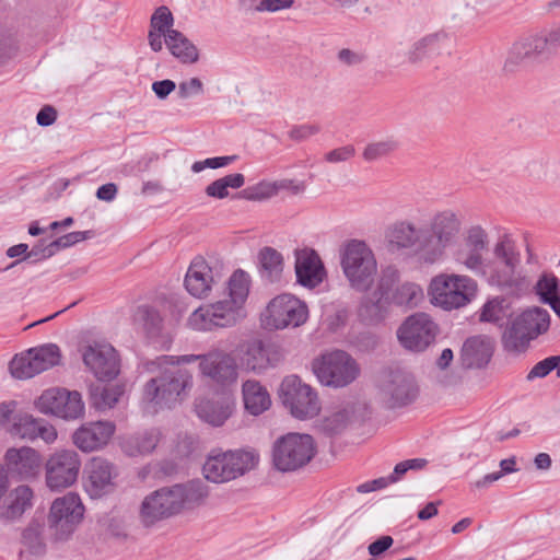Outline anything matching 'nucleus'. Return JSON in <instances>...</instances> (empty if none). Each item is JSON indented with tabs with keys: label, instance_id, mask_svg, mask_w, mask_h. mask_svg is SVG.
Wrapping results in <instances>:
<instances>
[{
	"label": "nucleus",
	"instance_id": "obj_3",
	"mask_svg": "<svg viewBox=\"0 0 560 560\" xmlns=\"http://www.w3.org/2000/svg\"><path fill=\"white\" fill-rule=\"evenodd\" d=\"M161 357L152 362L161 369V372L145 383L143 397L154 407L172 409L188 397L194 378L189 370L179 366L182 363H162L159 360Z\"/></svg>",
	"mask_w": 560,
	"mask_h": 560
},
{
	"label": "nucleus",
	"instance_id": "obj_33",
	"mask_svg": "<svg viewBox=\"0 0 560 560\" xmlns=\"http://www.w3.org/2000/svg\"><path fill=\"white\" fill-rule=\"evenodd\" d=\"M242 395L246 411L254 417L260 416L271 406L267 388L256 380H247L243 383Z\"/></svg>",
	"mask_w": 560,
	"mask_h": 560
},
{
	"label": "nucleus",
	"instance_id": "obj_24",
	"mask_svg": "<svg viewBox=\"0 0 560 560\" xmlns=\"http://www.w3.org/2000/svg\"><path fill=\"white\" fill-rule=\"evenodd\" d=\"M560 48V27L542 30L525 42L514 45V52L522 59L533 57L548 58Z\"/></svg>",
	"mask_w": 560,
	"mask_h": 560
},
{
	"label": "nucleus",
	"instance_id": "obj_38",
	"mask_svg": "<svg viewBox=\"0 0 560 560\" xmlns=\"http://www.w3.org/2000/svg\"><path fill=\"white\" fill-rule=\"evenodd\" d=\"M493 254L495 258L504 264L508 270V273L501 283L511 285L515 269L520 264V254L515 249L514 241L509 235H503L494 245Z\"/></svg>",
	"mask_w": 560,
	"mask_h": 560
},
{
	"label": "nucleus",
	"instance_id": "obj_13",
	"mask_svg": "<svg viewBox=\"0 0 560 560\" xmlns=\"http://www.w3.org/2000/svg\"><path fill=\"white\" fill-rule=\"evenodd\" d=\"M279 397L283 406L296 419H313L322 409L316 390L295 374L288 375L282 380Z\"/></svg>",
	"mask_w": 560,
	"mask_h": 560
},
{
	"label": "nucleus",
	"instance_id": "obj_9",
	"mask_svg": "<svg viewBox=\"0 0 560 560\" xmlns=\"http://www.w3.org/2000/svg\"><path fill=\"white\" fill-rule=\"evenodd\" d=\"M477 293V282L468 276L441 273L429 285L430 301L445 311L467 305Z\"/></svg>",
	"mask_w": 560,
	"mask_h": 560
},
{
	"label": "nucleus",
	"instance_id": "obj_12",
	"mask_svg": "<svg viewBox=\"0 0 560 560\" xmlns=\"http://www.w3.org/2000/svg\"><path fill=\"white\" fill-rule=\"evenodd\" d=\"M307 318L308 308L305 302L290 293L271 299L260 315L261 325L268 330L300 327Z\"/></svg>",
	"mask_w": 560,
	"mask_h": 560
},
{
	"label": "nucleus",
	"instance_id": "obj_36",
	"mask_svg": "<svg viewBox=\"0 0 560 560\" xmlns=\"http://www.w3.org/2000/svg\"><path fill=\"white\" fill-rule=\"evenodd\" d=\"M165 45L171 55L183 65H192L199 60L198 48L178 30L166 34Z\"/></svg>",
	"mask_w": 560,
	"mask_h": 560
},
{
	"label": "nucleus",
	"instance_id": "obj_52",
	"mask_svg": "<svg viewBox=\"0 0 560 560\" xmlns=\"http://www.w3.org/2000/svg\"><path fill=\"white\" fill-rule=\"evenodd\" d=\"M377 429L376 422H348V436L354 443L372 436Z\"/></svg>",
	"mask_w": 560,
	"mask_h": 560
},
{
	"label": "nucleus",
	"instance_id": "obj_55",
	"mask_svg": "<svg viewBox=\"0 0 560 560\" xmlns=\"http://www.w3.org/2000/svg\"><path fill=\"white\" fill-rule=\"evenodd\" d=\"M320 131V127L315 124H303L293 126L288 136L291 140L296 142H302L307 140L314 135H317Z\"/></svg>",
	"mask_w": 560,
	"mask_h": 560
},
{
	"label": "nucleus",
	"instance_id": "obj_27",
	"mask_svg": "<svg viewBox=\"0 0 560 560\" xmlns=\"http://www.w3.org/2000/svg\"><path fill=\"white\" fill-rule=\"evenodd\" d=\"M5 472L21 480L34 478L39 472L40 456L31 447L9 448L4 455Z\"/></svg>",
	"mask_w": 560,
	"mask_h": 560
},
{
	"label": "nucleus",
	"instance_id": "obj_51",
	"mask_svg": "<svg viewBox=\"0 0 560 560\" xmlns=\"http://www.w3.org/2000/svg\"><path fill=\"white\" fill-rule=\"evenodd\" d=\"M504 300L503 299H493L488 301L481 310L480 320L488 323H498L504 316Z\"/></svg>",
	"mask_w": 560,
	"mask_h": 560
},
{
	"label": "nucleus",
	"instance_id": "obj_11",
	"mask_svg": "<svg viewBox=\"0 0 560 560\" xmlns=\"http://www.w3.org/2000/svg\"><path fill=\"white\" fill-rule=\"evenodd\" d=\"M160 362L192 363L199 361V369L203 376L209 377L221 386L236 383L238 366L230 353L214 350L205 354L162 355Z\"/></svg>",
	"mask_w": 560,
	"mask_h": 560
},
{
	"label": "nucleus",
	"instance_id": "obj_48",
	"mask_svg": "<svg viewBox=\"0 0 560 560\" xmlns=\"http://www.w3.org/2000/svg\"><path fill=\"white\" fill-rule=\"evenodd\" d=\"M57 248L54 244V241L47 243L45 238L39 240L32 248L28 250V253L24 256L23 259H18L16 261L12 262L9 268H12L23 260H30L31 262H37L44 259H47L55 254H57Z\"/></svg>",
	"mask_w": 560,
	"mask_h": 560
},
{
	"label": "nucleus",
	"instance_id": "obj_20",
	"mask_svg": "<svg viewBox=\"0 0 560 560\" xmlns=\"http://www.w3.org/2000/svg\"><path fill=\"white\" fill-rule=\"evenodd\" d=\"M84 488L92 499L110 493L118 476L117 467L101 456L92 457L84 467Z\"/></svg>",
	"mask_w": 560,
	"mask_h": 560
},
{
	"label": "nucleus",
	"instance_id": "obj_2",
	"mask_svg": "<svg viewBox=\"0 0 560 560\" xmlns=\"http://www.w3.org/2000/svg\"><path fill=\"white\" fill-rule=\"evenodd\" d=\"M249 287V275L242 269L235 270L228 281L230 299L201 305L195 310L188 318L189 327L199 331H211L234 326L243 316L242 307L247 300Z\"/></svg>",
	"mask_w": 560,
	"mask_h": 560
},
{
	"label": "nucleus",
	"instance_id": "obj_53",
	"mask_svg": "<svg viewBox=\"0 0 560 560\" xmlns=\"http://www.w3.org/2000/svg\"><path fill=\"white\" fill-rule=\"evenodd\" d=\"M42 422H12L8 429L12 436H19L22 440L35 442V429Z\"/></svg>",
	"mask_w": 560,
	"mask_h": 560
},
{
	"label": "nucleus",
	"instance_id": "obj_25",
	"mask_svg": "<svg viewBox=\"0 0 560 560\" xmlns=\"http://www.w3.org/2000/svg\"><path fill=\"white\" fill-rule=\"evenodd\" d=\"M114 422H83L72 435L74 445L90 453L103 448L115 433Z\"/></svg>",
	"mask_w": 560,
	"mask_h": 560
},
{
	"label": "nucleus",
	"instance_id": "obj_21",
	"mask_svg": "<svg viewBox=\"0 0 560 560\" xmlns=\"http://www.w3.org/2000/svg\"><path fill=\"white\" fill-rule=\"evenodd\" d=\"M82 357L84 364L100 381H112L119 374V358L109 343L89 345Z\"/></svg>",
	"mask_w": 560,
	"mask_h": 560
},
{
	"label": "nucleus",
	"instance_id": "obj_17",
	"mask_svg": "<svg viewBox=\"0 0 560 560\" xmlns=\"http://www.w3.org/2000/svg\"><path fill=\"white\" fill-rule=\"evenodd\" d=\"M488 247L489 236L486 230L481 225H471L465 231L463 244L454 253V258L475 275H485L483 253Z\"/></svg>",
	"mask_w": 560,
	"mask_h": 560
},
{
	"label": "nucleus",
	"instance_id": "obj_47",
	"mask_svg": "<svg viewBox=\"0 0 560 560\" xmlns=\"http://www.w3.org/2000/svg\"><path fill=\"white\" fill-rule=\"evenodd\" d=\"M398 148V141L393 138L371 142L363 150L362 156L366 162H373L378 159L385 158L393 153Z\"/></svg>",
	"mask_w": 560,
	"mask_h": 560
},
{
	"label": "nucleus",
	"instance_id": "obj_16",
	"mask_svg": "<svg viewBox=\"0 0 560 560\" xmlns=\"http://www.w3.org/2000/svg\"><path fill=\"white\" fill-rule=\"evenodd\" d=\"M439 334L438 325L425 313H416L406 318L397 330L400 345L411 352L428 349Z\"/></svg>",
	"mask_w": 560,
	"mask_h": 560
},
{
	"label": "nucleus",
	"instance_id": "obj_57",
	"mask_svg": "<svg viewBox=\"0 0 560 560\" xmlns=\"http://www.w3.org/2000/svg\"><path fill=\"white\" fill-rule=\"evenodd\" d=\"M317 430L331 439L348 435V422H318Z\"/></svg>",
	"mask_w": 560,
	"mask_h": 560
},
{
	"label": "nucleus",
	"instance_id": "obj_28",
	"mask_svg": "<svg viewBox=\"0 0 560 560\" xmlns=\"http://www.w3.org/2000/svg\"><path fill=\"white\" fill-rule=\"evenodd\" d=\"M235 408V398L228 393H217L212 397H200L195 400V412L200 420H229Z\"/></svg>",
	"mask_w": 560,
	"mask_h": 560
},
{
	"label": "nucleus",
	"instance_id": "obj_58",
	"mask_svg": "<svg viewBox=\"0 0 560 560\" xmlns=\"http://www.w3.org/2000/svg\"><path fill=\"white\" fill-rule=\"evenodd\" d=\"M355 149L352 144H347L334 149L325 154V160L329 163L345 162L354 156Z\"/></svg>",
	"mask_w": 560,
	"mask_h": 560
},
{
	"label": "nucleus",
	"instance_id": "obj_1",
	"mask_svg": "<svg viewBox=\"0 0 560 560\" xmlns=\"http://www.w3.org/2000/svg\"><path fill=\"white\" fill-rule=\"evenodd\" d=\"M209 488L200 480L162 487L144 497L140 520L145 527L205 504Z\"/></svg>",
	"mask_w": 560,
	"mask_h": 560
},
{
	"label": "nucleus",
	"instance_id": "obj_10",
	"mask_svg": "<svg viewBox=\"0 0 560 560\" xmlns=\"http://www.w3.org/2000/svg\"><path fill=\"white\" fill-rule=\"evenodd\" d=\"M318 382L327 387L342 388L360 375V365L348 352L332 350L320 354L312 362Z\"/></svg>",
	"mask_w": 560,
	"mask_h": 560
},
{
	"label": "nucleus",
	"instance_id": "obj_8",
	"mask_svg": "<svg viewBox=\"0 0 560 560\" xmlns=\"http://www.w3.org/2000/svg\"><path fill=\"white\" fill-rule=\"evenodd\" d=\"M259 463L257 451L235 450L210 454L206 459L202 472L207 480L222 483L234 480L255 469Z\"/></svg>",
	"mask_w": 560,
	"mask_h": 560
},
{
	"label": "nucleus",
	"instance_id": "obj_40",
	"mask_svg": "<svg viewBox=\"0 0 560 560\" xmlns=\"http://www.w3.org/2000/svg\"><path fill=\"white\" fill-rule=\"evenodd\" d=\"M119 386H95L90 389V406L100 412H105L118 402L122 395Z\"/></svg>",
	"mask_w": 560,
	"mask_h": 560
},
{
	"label": "nucleus",
	"instance_id": "obj_5",
	"mask_svg": "<svg viewBox=\"0 0 560 560\" xmlns=\"http://www.w3.org/2000/svg\"><path fill=\"white\" fill-rule=\"evenodd\" d=\"M550 314L546 308L534 306L523 311L504 330L502 346L512 354L525 352L532 340L548 331Z\"/></svg>",
	"mask_w": 560,
	"mask_h": 560
},
{
	"label": "nucleus",
	"instance_id": "obj_26",
	"mask_svg": "<svg viewBox=\"0 0 560 560\" xmlns=\"http://www.w3.org/2000/svg\"><path fill=\"white\" fill-rule=\"evenodd\" d=\"M494 352L492 338L486 335L468 337L460 349L459 362L463 369H483L490 362Z\"/></svg>",
	"mask_w": 560,
	"mask_h": 560
},
{
	"label": "nucleus",
	"instance_id": "obj_60",
	"mask_svg": "<svg viewBox=\"0 0 560 560\" xmlns=\"http://www.w3.org/2000/svg\"><path fill=\"white\" fill-rule=\"evenodd\" d=\"M394 544V539L392 536L384 535L381 536L375 541L371 542L368 547L369 553L376 558L387 551Z\"/></svg>",
	"mask_w": 560,
	"mask_h": 560
},
{
	"label": "nucleus",
	"instance_id": "obj_61",
	"mask_svg": "<svg viewBox=\"0 0 560 560\" xmlns=\"http://www.w3.org/2000/svg\"><path fill=\"white\" fill-rule=\"evenodd\" d=\"M38 439L43 440L47 444L55 442L57 439V430L51 422H42L36 425L35 441Z\"/></svg>",
	"mask_w": 560,
	"mask_h": 560
},
{
	"label": "nucleus",
	"instance_id": "obj_46",
	"mask_svg": "<svg viewBox=\"0 0 560 560\" xmlns=\"http://www.w3.org/2000/svg\"><path fill=\"white\" fill-rule=\"evenodd\" d=\"M9 369L11 375L19 380L31 378L39 374L37 368L33 363L30 350H27L25 353H22L21 355H15L9 364Z\"/></svg>",
	"mask_w": 560,
	"mask_h": 560
},
{
	"label": "nucleus",
	"instance_id": "obj_63",
	"mask_svg": "<svg viewBox=\"0 0 560 560\" xmlns=\"http://www.w3.org/2000/svg\"><path fill=\"white\" fill-rule=\"evenodd\" d=\"M57 119V110L50 105H45L36 115V122L42 127L51 126Z\"/></svg>",
	"mask_w": 560,
	"mask_h": 560
},
{
	"label": "nucleus",
	"instance_id": "obj_45",
	"mask_svg": "<svg viewBox=\"0 0 560 560\" xmlns=\"http://www.w3.org/2000/svg\"><path fill=\"white\" fill-rule=\"evenodd\" d=\"M534 289L536 294L539 296V300L545 304L550 300L560 296V280L552 272H542Z\"/></svg>",
	"mask_w": 560,
	"mask_h": 560
},
{
	"label": "nucleus",
	"instance_id": "obj_31",
	"mask_svg": "<svg viewBox=\"0 0 560 560\" xmlns=\"http://www.w3.org/2000/svg\"><path fill=\"white\" fill-rule=\"evenodd\" d=\"M423 230H418L415 224L399 221L390 225L386 232V240L390 249H407L420 245Z\"/></svg>",
	"mask_w": 560,
	"mask_h": 560
},
{
	"label": "nucleus",
	"instance_id": "obj_23",
	"mask_svg": "<svg viewBox=\"0 0 560 560\" xmlns=\"http://www.w3.org/2000/svg\"><path fill=\"white\" fill-rule=\"evenodd\" d=\"M294 270L296 283L306 289L317 288L326 278V269L314 248L304 247L294 250Z\"/></svg>",
	"mask_w": 560,
	"mask_h": 560
},
{
	"label": "nucleus",
	"instance_id": "obj_32",
	"mask_svg": "<svg viewBox=\"0 0 560 560\" xmlns=\"http://www.w3.org/2000/svg\"><path fill=\"white\" fill-rule=\"evenodd\" d=\"M34 493L28 486H19L13 489L5 503L1 506L0 517L5 521L19 520L33 506Z\"/></svg>",
	"mask_w": 560,
	"mask_h": 560
},
{
	"label": "nucleus",
	"instance_id": "obj_34",
	"mask_svg": "<svg viewBox=\"0 0 560 560\" xmlns=\"http://www.w3.org/2000/svg\"><path fill=\"white\" fill-rule=\"evenodd\" d=\"M284 261L283 256L273 247L266 246L258 253V271L260 278L268 283L281 280Z\"/></svg>",
	"mask_w": 560,
	"mask_h": 560
},
{
	"label": "nucleus",
	"instance_id": "obj_30",
	"mask_svg": "<svg viewBox=\"0 0 560 560\" xmlns=\"http://www.w3.org/2000/svg\"><path fill=\"white\" fill-rule=\"evenodd\" d=\"M387 392L390 395L393 405L395 407H401L416 399L419 388L411 373L395 370L389 373Z\"/></svg>",
	"mask_w": 560,
	"mask_h": 560
},
{
	"label": "nucleus",
	"instance_id": "obj_49",
	"mask_svg": "<svg viewBox=\"0 0 560 560\" xmlns=\"http://www.w3.org/2000/svg\"><path fill=\"white\" fill-rule=\"evenodd\" d=\"M278 191L276 184H269L266 182H260L254 186L246 187L241 190L236 197L250 200V201H261L275 196Z\"/></svg>",
	"mask_w": 560,
	"mask_h": 560
},
{
	"label": "nucleus",
	"instance_id": "obj_4",
	"mask_svg": "<svg viewBox=\"0 0 560 560\" xmlns=\"http://www.w3.org/2000/svg\"><path fill=\"white\" fill-rule=\"evenodd\" d=\"M462 222L452 210H444L433 215L429 229L423 230L417 254L427 264L439 261L445 249L454 243L460 231Z\"/></svg>",
	"mask_w": 560,
	"mask_h": 560
},
{
	"label": "nucleus",
	"instance_id": "obj_7",
	"mask_svg": "<svg viewBox=\"0 0 560 560\" xmlns=\"http://www.w3.org/2000/svg\"><path fill=\"white\" fill-rule=\"evenodd\" d=\"M340 265L350 287L366 292L373 284L377 262L373 250L364 241L351 240L341 250Z\"/></svg>",
	"mask_w": 560,
	"mask_h": 560
},
{
	"label": "nucleus",
	"instance_id": "obj_37",
	"mask_svg": "<svg viewBox=\"0 0 560 560\" xmlns=\"http://www.w3.org/2000/svg\"><path fill=\"white\" fill-rule=\"evenodd\" d=\"M160 436L158 429L137 433L125 438L121 441V448L129 456L150 454L156 447Z\"/></svg>",
	"mask_w": 560,
	"mask_h": 560
},
{
	"label": "nucleus",
	"instance_id": "obj_6",
	"mask_svg": "<svg viewBox=\"0 0 560 560\" xmlns=\"http://www.w3.org/2000/svg\"><path fill=\"white\" fill-rule=\"evenodd\" d=\"M317 454L314 438L307 433H287L272 445V466L280 472H293L311 463Z\"/></svg>",
	"mask_w": 560,
	"mask_h": 560
},
{
	"label": "nucleus",
	"instance_id": "obj_64",
	"mask_svg": "<svg viewBox=\"0 0 560 560\" xmlns=\"http://www.w3.org/2000/svg\"><path fill=\"white\" fill-rule=\"evenodd\" d=\"M205 192L208 197L215 198V199H224L229 196V190L223 185V182L221 178L213 180L210 183L206 189Z\"/></svg>",
	"mask_w": 560,
	"mask_h": 560
},
{
	"label": "nucleus",
	"instance_id": "obj_19",
	"mask_svg": "<svg viewBox=\"0 0 560 560\" xmlns=\"http://www.w3.org/2000/svg\"><path fill=\"white\" fill-rule=\"evenodd\" d=\"M81 459L73 450L55 452L46 463V483L51 490L72 486L79 476Z\"/></svg>",
	"mask_w": 560,
	"mask_h": 560
},
{
	"label": "nucleus",
	"instance_id": "obj_35",
	"mask_svg": "<svg viewBox=\"0 0 560 560\" xmlns=\"http://www.w3.org/2000/svg\"><path fill=\"white\" fill-rule=\"evenodd\" d=\"M397 279L388 291V300L390 304H395L397 306H405L408 308H412L418 306V304L423 299V291L421 287L415 282H404L399 283L400 273L396 268Z\"/></svg>",
	"mask_w": 560,
	"mask_h": 560
},
{
	"label": "nucleus",
	"instance_id": "obj_39",
	"mask_svg": "<svg viewBox=\"0 0 560 560\" xmlns=\"http://www.w3.org/2000/svg\"><path fill=\"white\" fill-rule=\"evenodd\" d=\"M241 363L246 370L259 373L270 365L269 349L261 340L250 341L243 351Z\"/></svg>",
	"mask_w": 560,
	"mask_h": 560
},
{
	"label": "nucleus",
	"instance_id": "obj_54",
	"mask_svg": "<svg viewBox=\"0 0 560 560\" xmlns=\"http://www.w3.org/2000/svg\"><path fill=\"white\" fill-rule=\"evenodd\" d=\"M555 358L556 355H551L537 362L527 373L526 380L530 382L534 381L535 378H544L547 375H549L553 371V368L556 366L557 363L555 362Z\"/></svg>",
	"mask_w": 560,
	"mask_h": 560
},
{
	"label": "nucleus",
	"instance_id": "obj_43",
	"mask_svg": "<svg viewBox=\"0 0 560 560\" xmlns=\"http://www.w3.org/2000/svg\"><path fill=\"white\" fill-rule=\"evenodd\" d=\"M135 317L142 324L149 339L155 340L161 335L163 319L156 308L150 305H140Z\"/></svg>",
	"mask_w": 560,
	"mask_h": 560
},
{
	"label": "nucleus",
	"instance_id": "obj_50",
	"mask_svg": "<svg viewBox=\"0 0 560 560\" xmlns=\"http://www.w3.org/2000/svg\"><path fill=\"white\" fill-rule=\"evenodd\" d=\"M173 24L174 16L171 10L165 5H161L154 11V13L151 16L150 30L164 32L166 35L170 31H176L172 27Z\"/></svg>",
	"mask_w": 560,
	"mask_h": 560
},
{
	"label": "nucleus",
	"instance_id": "obj_59",
	"mask_svg": "<svg viewBox=\"0 0 560 560\" xmlns=\"http://www.w3.org/2000/svg\"><path fill=\"white\" fill-rule=\"evenodd\" d=\"M203 92V84L198 78H191L188 81L180 82L178 85V96L180 98H188L195 94Z\"/></svg>",
	"mask_w": 560,
	"mask_h": 560
},
{
	"label": "nucleus",
	"instance_id": "obj_56",
	"mask_svg": "<svg viewBox=\"0 0 560 560\" xmlns=\"http://www.w3.org/2000/svg\"><path fill=\"white\" fill-rule=\"evenodd\" d=\"M337 59L340 63L345 66L353 67L364 62L366 60V55L364 51L361 50L342 48L338 51Z\"/></svg>",
	"mask_w": 560,
	"mask_h": 560
},
{
	"label": "nucleus",
	"instance_id": "obj_41",
	"mask_svg": "<svg viewBox=\"0 0 560 560\" xmlns=\"http://www.w3.org/2000/svg\"><path fill=\"white\" fill-rule=\"evenodd\" d=\"M332 420H368L371 418L369 405L362 400H348L332 408Z\"/></svg>",
	"mask_w": 560,
	"mask_h": 560
},
{
	"label": "nucleus",
	"instance_id": "obj_42",
	"mask_svg": "<svg viewBox=\"0 0 560 560\" xmlns=\"http://www.w3.org/2000/svg\"><path fill=\"white\" fill-rule=\"evenodd\" d=\"M28 350L38 373L58 365L61 361L60 348L55 343H46Z\"/></svg>",
	"mask_w": 560,
	"mask_h": 560
},
{
	"label": "nucleus",
	"instance_id": "obj_14",
	"mask_svg": "<svg viewBox=\"0 0 560 560\" xmlns=\"http://www.w3.org/2000/svg\"><path fill=\"white\" fill-rule=\"evenodd\" d=\"M84 506L80 497L69 492L57 498L48 515V528L54 540H67L83 517Z\"/></svg>",
	"mask_w": 560,
	"mask_h": 560
},
{
	"label": "nucleus",
	"instance_id": "obj_29",
	"mask_svg": "<svg viewBox=\"0 0 560 560\" xmlns=\"http://www.w3.org/2000/svg\"><path fill=\"white\" fill-rule=\"evenodd\" d=\"M448 42L450 36L443 30L427 34L410 46L407 51V60L411 65H419L438 57L442 54Z\"/></svg>",
	"mask_w": 560,
	"mask_h": 560
},
{
	"label": "nucleus",
	"instance_id": "obj_18",
	"mask_svg": "<svg viewBox=\"0 0 560 560\" xmlns=\"http://www.w3.org/2000/svg\"><path fill=\"white\" fill-rule=\"evenodd\" d=\"M397 279L396 267L388 266L382 271L376 290L371 296L362 300L359 307V317L368 325L381 323L386 314L390 302L388 291Z\"/></svg>",
	"mask_w": 560,
	"mask_h": 560
},
{
	"label": "nucleus",
	"instance_id": "obj_44",
	"mask_svg": "<svg viewBox=\"0 0 560 560\" xmlns=\"http://www.w3.org/2000/svg\"><path fill=\"white\" fill-rule=\"evenodd\" d=\"M44 525L37 520H32L22 532V544L32 555H43L46 545L43 538Z\"/></svg>",
	"mask_w": 560,
	"mask_h": 560
},
{
	"label": "nucleus",
	"instance_id": "obj_22",
	"mask_svg": "<svg viewBox=\"0 0 560 560\" xmlns=\"http://www.w3.org/2000/svg\"><path fill=\"white\" fill-rule=\"evenodd\" d=\"M222 279L221 272L201 257H195L186 272L184 285L187 292L198 299L207 298L212 288Z\"/></svg>",
	"mask_w": 560,
	"mask_h": 560
},
{
	"label": "nucleus",
	"instance_id": "obj_15",
	"mask_svg": "<svg viewBox=\"0 0 560 560\" xmlns=\"http://www.w3.org/2000/svg\"><path fill=\"white\" fill-rule=\"evenodd\" d=\"M36 409L46 416L62 420H78L84 417V402L77 390L66 388H48L35 400Z\"/></svg>",
	"mask_w": 560,
	"mask_h": 560
},
{
	"label": "nucleus",
	"instance_id": "obj_62",
	"mask_svg": "<svg viewBox=\"0 0 560 560\" xmlns=\"http://www.w3.org/2000/svg\"><path fill=\"white\" fill-rule=\"evenodd\" d=\"M176 89L173 80L164 79L152 83V91L160 100H165Z\"/></svg>",
	"mask_w": 560,
	"mask_h": 560
}]
</instances>
